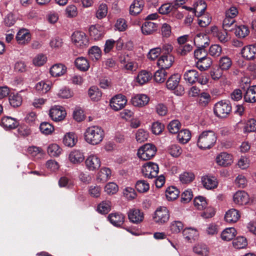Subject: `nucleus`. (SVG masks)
Returning <instances> with one entry per match:
<instances>
[{
    "instance_id": "4c0bfd02",
    "label": "nucleus",
    "mask_w": 256,
    "mask_h": 256,
    "mask_svg": "<svg viewBox=\"0 0 256 256\" xmlns=\"http://www.w3.org/2000/svg\"><path fill=\"white\" fill-rule=\"evenodd\" d=\"M191 134L190 130H184L178 132L177 138L180 142L184 144L190 139Z\"/></svg>"
},
{
    "instance_id": "13d9d810",
    "label": "nucleus",
    "mask_w": 256,
    "mask_h": 256,
    "mask_svg": "<svg viewBox=\"0 0 256 256\" xmlns=\"http://www.w3.org/2000/svg\"><path fill=\"white\" fill-rule=\"evenodd\" d=\"M194 178V175L192 172H185L180 176V180L183 184H188L192 182Z\"/></svg>"
},
{
    "instance_id": "7ed1b4c3",
    "label": "nucleus",
    "mask_w": 256,
    "mask_h": 256,
    "mask_svg": "<svg viewBox=\"0 0 256 256\" xmlns=\"http://www.w3.org/2000/svg\"><path fill=\"white\" fill-rule=\"evenodd\" d=\"M232 105L230 102L226 100H220L216 102L214 108V114L220 118H226L228 117L232 112Z\"/></svg>"
},
{
    "instance_id": "c03bdc74",
    "label": "nucleus",
    "mask_w": 256,
    "mask_h": 256,
    "mask_svg": "<svg viewBox=\"0 0 256 256\" xmlns=\"http://www.w3.org/2000/svg\"><path fill=\"white\" fill-rule=\"evenodd\" d=\"M181 124L179 120H176L171 121L168 125V129L171 134H176L180 130Z\"/></svg>"
},
{
    "instance_id": "69168bd1",
    "label": "nucleus",
    "mask_w": 256,
    "mask_h": 256,
    "mask_svg": "<svg viewBox=\"0 0 256 256\" xmlns=\"http://www.w3.org/2000/svg\"><path fill=\"white\" fill-rule=\"evenodd\" d=\"M108 12V7L106 4H102L99 6L98 9L96 12V17L101 19L106 16Z\"/></svg>"
},
{
    "instance_id": "a18cd8bd",
    "label": "nucleus",
    "mask_w": 256,
    "mask_h": 256,
    "mask_svg": "<svg viewBox=\"0 0 256 256\" xmlns=\"http://www.w3.org/2000/svg\"><path fill=\"white\" fill-rule=\"evenodd\" d=\"M111 209V203L110 201H103L98 206V211L102 214H108Z\"/></svg>"
},
{
    "instance_id": "f257e3e1",
    "label": "nucleus",
    "mask_w": 256,
    "mask_h": 256,
    "mask_svg": "<svg viewBox=\"0 0 256 256\" xmlns=\"http://www.w3.org/2000/svg\"><path fill=\"white\" fill-rule=\"evenodd\" d=\"M217 140L215 132L212 130L202 132L197 140V146L201 150L210 149L214 146Z\"/></svg>"
},
{
    "instance_id": "5fc2aeb1",
    "label": "nucleus",
    "mask_w": 256,
    "mask_h": 256,
    "mask_svg": "<svg viewBox=\"0 0 256 256\" xmlns=\"http://www.w3.org/2000/svg\"><path fill=\"white\" fill-rule=\"evenodd\" d=\"M235 22L234 18L226 16L223 20L222 26L225 30L230 31L233 29V26Z\"/></svg>"
},
{
    "instance_id": "680f3d73",
    "label": "nucleus",
    "mask_w": 256,
    "mask_h": 256,
    "mask_svg": "<svg viewBox=\"0 0 256 256\" xmlns=\"http://www.w3.org/2000/svg\"><path fill=\"white\" fill-rule=\"evenodd\" d=\"M196 46L198 47V48L194 52V56L195 58L198 60L202 58L208 56L207 50L206 49L198 46Z\"/></svg>"
},
{
    "instance_id": "09e8293b",
    "label": "nucleus",
    "mask_w": 256,
    "mask_h": 256,
    "mask_svg": "<svg viewBox=\"0 0 256 256\" xmlns=\"http://www.w3.org/2000/svg\"><path fill=\"white\" fill-rule=\"evenodd\" d=\"M167 72L165 70L161 69L156 70L154 75V79L157 82H163L166 79Z\"/></svg>"
},
{
    "instance_id": "79ce46f5",
    "label": "nucleus",
    "mask_w": 256,
    "mask_h": 256,
    "mask_svg": "<svg viewBox=\"0 0 256 256\" xmlns=\"http://www.w3.org/2000/svg\"><path fill=\"white\" fill-rule=\"evenodd\" d=\"M88 54L91 59L98 60L101 56V50L98 46H93L88 50Z\"/></svg>"
},
{
    "instance_id": "e2e57ef3",
    "label": "nucleus",
    "mask_w": 256,
    "mask_h": 256,
    "mask_svg": "<svg viewBox=\"0 0 256 256\" xmlns=\"http://www.w3.org/2000/svg\"><path fill=\"white\" fill-rule=\"evenodd\" d=\"M118 186L114 182H109L104 188L105 192L108 194H115L118 190Z\"/></svg>"
},
{
    "instance_id": "4be33fe9",
    "label": "nucleus",
    "mask_w": 256,
    "mask_h": 256,
    "mask_svg": "<svg viewBox=\"0 0 256 256\" xmlns=\"http://www.w3.org/2000/svg\"><path fill=\"white\" fill-rule=\"evenodd\" d=\"M16 38L18 44H25L30 41L31 35L28 30L23 28L18 31Z\"/></svg>"
},
{
    "instance_id": "412c9836",
    "label": "nucleus",
    "mask_w": 256,
    "mask_h": 256,
    "mask_svg": "<svg viewBox=\"0 0 256 256\" xmlns=\"http://www.w3.org/2000/svg\"><path fill=\"white\" fill-rule=\"evenodd\" d=\"M18 122L14 118L10 116H4L1 120V125L6 130H12L18 126Z\"/></svg>"
},
{
    "instance_id": "72a5a7b5",
    "label": "nucleus",
    "mask_w": 256,
    "mask_h": 256,
    "mask_svg": "<svg viewBox=\"0 0 256 256\" xmlns=\"http://www.w3.org/2000/svg\"><path fill=\"white\" fill-rule=\"evenodd\" d=\"M152 74L150 72L146 70H142L136 77V82L142 85L148 82L152 78Z\"/></svg>"
},
{
    "instance_id": "b1692460",
    "label": "nucleus",
    "mask_w": 256,
    "mask_h": 256,
    "mask_svg": "<svg viewBox=\"0 0 256 256\" xmlns=\"http://www.w3.org/2000/svg\"><path fill=\"white\" fill-rule=\"evenodd\" d=\"M212 64V60L210 56H207L198 60L196 62V66L200 71H204L210 68Z\"/></svg>"
},
{
    "instance_id": "052dcab7",
    "label": "nucleus",
    "mask_w": 256,
    "mask_h": 256,
    "mask_svg": "<svg viewBox=\"0 0 256 256\" xmlns=\"http://www.w3.org/2000/svg\"><path fill=\"white\" fill-rule=\"evenodd\" d=\"M36 90L40 93L46 94L50 90V86L48 84H46L43 81H41L36 85Z\"/></svg>"
},
{
    "instance_id": "dca6fc26",
    "label": "nucleus",
    "mask_w": 256,
    "mask_h": 256,
    "mask_svg": "<svg viewBox=\"0 0 256 256\" xmlns=\"http://www.w3.org/2000/svg\"><path fill=\"white\" fill-rule=\"evenodd\" d=\"M200 6H202V8L199 14L196 15L198 17L202 16L201 19L198 20V24L201 27H206L210 23L211 18L205 16H202L206 8V2L202 0H200Z\"/></svg>"
},
{
    "instance_id": "37998d69",
    "label": "nucleus",
    "mask_w": 256,
    "mask_h": 256,
    "mask_svg": "<svg viewBox=\"0 0 256 256\" xmlns=\"http://www.w3.org/2000/svg\"><path fill=\"white\" fill-rule=\"evenodd\" d=\"M168 151L172 156L175 158L179 156L182 152L181 148L179 145L176 144H173L168 146Z\"/></svg>"
},
{
    "instance_id": "ea45409f",
    "label": "nucleus",
    "mask_w": 256,
    "mask_h": 256,
    "mask_svg": "<svg viewBox=\"0 0 256 256\" xmlns=\"http://www.w3.org/2000/svg\"><path fill=\"white\" fill-rule=\"evenodd\" d=\"M102 93L96 86H92L88 90V96L93 101H98L102 97Z\"/></svg>"
},
{
    "instance_id": "49530a36",
    "label": "nucleus",
    "mask_w": 256,
    "mask_h": 256,
    "mask_svg": "<svg viewBox=\"0 0 256 256\" xmlns=\"http://www.w3.org/2000/svg\"><path fill=\"white\" fill-rule=\"evenodd\" d=\"M62 149L56 144H50L48 148V153L50 156H58L61 153Z\"/></svg>"
},
{
    "instance_id": "6e6d98bb",
    "label": "nucleus",
    "mask_w": 256,
    "mask_h": 256,
    "mask_svg": "<svg viewBox=\"0 0 256 256\" xmlns=\"http://www.w3.org/2000/svg\"><path fill=\"white\" fill-rule=\"evenodd\" d=\"M135 188L140 192H145L150 188L149 184L144 180H138L136 182Z\"/></svg>"
},
{
    "instance_id": "a211bd4d",
    "label": "nucleus",
    "mask_w": 256,
    "mask_h": 256,
    "mask_svg": "<svg viewBox=\"0 0 256 256\" xmlns=\"http://www.w3.org/2000/svg\"><path fill=\"white\" fill-rule=\"evenodd\" d=\"M202 182L204 186L208 190H212L217 187L218 182L214 176H204L202 178Z\"/></svg>"
},
{
    "instance_id": "20e7f679",
    "label": "nucleus",
    "mask_w": 256,
    "mask_h": 256,
    "mask_svg": "<svg viewBox=\"0 0 256 256\" xmlns=\"http://www.w3.org/2000/svg\"><path fill=\"white\" fill-rule=\"evenodd\" d=\"M180 80V76L176 74L171 76L166 82V88L168 90H175L174 94L177 96H181L184 92V88L179 85Z\"/></svg>"
},
{
    "instance_id": "423d86ee",
    "label": "nucleus",
    "mask_w": 256,
    "mask_h": 256,
    "mask_svg": "<svg viewBox=\"0 0 256 256\" xmlns=\"http://www.w3.org/2000/svg\"><path fill=\"white\" fill-rule=\"evenodd\" d=\"M142 172L144 177L153 178L158 176L159 168L156 163L150 162L143 166Z\"/></svg>"
},
{
    "instance_id": "39448f33",
    "label": "nucleus",
    "mask_w": 256,
    "mask_h": 256,
    "mask_svg": "<svg viewBox=\"0 0 256 256\" xmlns=\"http://www.w3.org/2000/svg\"><path fill=\"white\" fill-rule=\"evenodd\" d=\"M156 148L152 144H146L142 146L138 150V155L140 158L144 160H150L154 156Z\"/></svg>"
},
{
    "instance_id": "6ab92c4d",
    "label": "nucleus",
    "mask_w": 256,
    "mask_h": 256,
    "mask_svg": "<svg viewBox=\"0 0 256 256\" xmlns=\"http://www.w3.org/2000/svg\"><path fill=\"white\" fill-rule=\"evenodd\" d=\"M124 216L118 212L110 214L108 216V219L110 222L114 226L120 227L124 222Z\"/></svg>"
},
{
    "instance_id": "e433bc0d",
    "label": "nucleus",
    "mask_w": 256,
    "mask_h": 256,
    "mask_svg": "<svg viewBox=\"0 0 256 256\" xmlns=\"http://www.w3.org/2000/svg\"><path fill=\"white\" fill-rule=\"evenodd\" d=\"M77 142V138L74 133L69 132L65 135L63 140L64 144L68 147L74 146Z\"/></svg>"
},
{
    "instance_id": "9b49d317",
    "label": "nucleus",
    "mask_w": 256,
    "mask_h": 256,
    "mask_svg": "<svg viewBox=\"0 0 256 256\" xmlns=\"http://www.w3.org/2000/svg\"><path fill=\"white\" fill-rule=\"evenodd\" d=\"M72 37V40L78 46L82 47L88 44V39L84 32H74Z\"/></svg>"
},
{
    "instance_id": "f704fd0d",
    "label": "nucleus",
    "mask_w": 256,
    "mask_h": 256,
    "mask_svg": "<svg viewBox=\"0 0 256 256\" xmlns=\"http://www.w3.org/2000/svg\"><path fill=\"white\" fill-rule=\"evenodd\" d=\"M84 159L83 153L78 150L72 152L69 155L70 160L74 164H78Z\"/></svg>"
},
{
    "instance_id": "f3484780",
    "label": "nucleus",
    "mask_w": 256,
    "mask_h": 256,
    "mask_svg": "<svg viewBox=\"0 0 256 256\" xmlns=\"http://www.w3.org/2000/svg\"><path fill=\"white\" fill-rule=\"evenodd\" d=\"M132 103L135 106L142 107L149 102V98L144 94H138L132 98Z\"/></svg>"
},
{
    "instance_id": "774afa93",
    "label": "nucleus",
    "mask_w": 256,
    "mask_h": 256,
    "mask_svg": "<svg viewBox=\"0 0 256 256\" xmlns=\"http://www.w3.org/2000/svg\"><path fill=\"white\" fill-rule=\"evenodd\" d=\"M164 126L158 122L153 123L152 126V130L153 134H160L164 130Z\"/></svg>"
},
{
    "instance_id": "3c124183",
    "label": "nucleus",
    "mask_w": 256,
    "mask_h": 256,
    "mask_svg": "<svg viewBox=\"0 0 256 256\" xmlns=\"http://www.w3.org/2000/svg\"><path fill=\"white\" fill-rule=\"evenodd\" d=\"M194 252L202 256H206L208 254V250L206 246L204 244H198L194 248Z\"/></svg>"
},
{
    "instance_id": "0eeeda50",
    "label": "nucleus",
    "mask_w": 256,
    "mask_h": 256,
    "mask_svg": "<svg viewBox=\"0 0 256 256\" xmlns=\"http://www.w3.org/2000/svg\"><path fill=\"white\" fill-rule=\"evenodd\" d=\"M127 102L126 97L119 94L114 96L110 100V105L114 110L118 111L122 109Z\"/></svg>"
},
{
    "instance_id": "aec40b11",
    "label": "nucleus",
    "mask_w": 256,
    "mask_h": 256,
    "mask_svg": "<svg viewBox=\"0 0 256 256\" xmlns=\"http://www.w3.org/2000/svg\"><path fill=\"white\" fill-rule=\"evenodd\" d=\"M216 160L220 166H227L232 162V156L227 152H221L217 156Z\"/></svg>"
},
{
    "instance_id": "5701e85b",
    "label": "nucleus",
    "mask_w": 256,
    "mask_h": 256,
    "mask_svg": "<svg viewBox=\"0 0 256 256\" xmlns=\"http://www.w3.org/2000/svg\"><path fill=\"white\" fill-rule=\"evenodd\" d=\"M102 28L98 26H91L89 28V34L90 38L94 40L101 39L103 36Z\"/></svg>"
},
{
    "instance_id": "473e14b6",
    "label": "nucleus",
    "mask_w": 256,
    "mask_h": 256,
    "mask_svg": "<svg viewBox=\"0 0 256 256\" xmlns=\"http://www.w3.org/2000/svg\"><path fill=\"white\" fill-rule=\"evenodd\" d=\"M8 100L10 105L13 108L19 107L22 102V96L18 93L10 94L8 96Z\"/></svg>"
},
{
    "instance_id": "a19ab883",
    "label": "nucleus",
    "mask_w": 256,
    "mask_h": 256,
    "mask_svg": "<svg viewBox=\"0 0 256 256\" xmlns=\"http://www.w3.org/2000/svg\"><path fill=\"white\" fill-rule=\"evenodd\" d=\"M233 246L237 249L245 248L247 246L246 239L244 236H238L234 239L232 241Z\"/></svg>"
},
{
    "instance_id": "c9c22d12",
    "label": "nucleus",
    "mask_w": 256,
    "mask_h": 256,
    "mask_svg": "<svg viewBox=\"0 0 256 256\" xmlns=\"http://www.w3.org/2000/svg\"><path fill=\"white\" fill-rule=\"evenodd\" d=\"M236 231L234 228H226L221 234V238L226 241H230L234 239L236 234Z\"/></svg>"
},
{
    "instance_id": "2f4dec72",
    "label": "nucleus",
    "mask_w": 256,
    "mask_h": 256,
    "mask_svg": "<svg viewBox=\"0 0 256 256\" xmlns=\"http://www.w3.org/2000/svg\"><path fill=\"white\" fill-rule=\"evenodd\" d=\"M74 64L78 69L82 72L88 70L90 68L88 60L84 57L76 58L74 61Z\"/></svg>"
},
{
    "instance_id": "a878e982",
    "label": "nucleus",
    "mask_w": 256,
    "mask_h": 256,
    "mask_svg": "<svg viewBox=\"0 0 256 256\" xmlns=\"http://www.w3.org/2000/svg\"><path fill=\"white\" fill-rule=\"evenodd\" d=\"M66 72V66L62 64H55L50 69V73L54 77L62 76Z\"/></svg>"
},
{
    "instance_id": "6e6552de",
    "label": "nucleus",
    "mask_w": 256,
    "mask_h": 256,
    "mask_svg": "<svg viewBox=\"0 0 256 256\" xmlns=\"http://www.w3.org/2000/svg\"><path fill=\"white\" fill-rule=\"evenodd\" d=\"M170 218L169 211L166 207L158 208L154 213V218L157 223L164 224L168 221Z\"/></svg>"
},
{
    "instance_id": "7c9ffc66",
    "label": "nucleus",
    "mask_w": 256,
    "mask_h": 256,
    "mask_svg": "<svg viewBox=\"0 0 256 256\" xmlns=\"http://www.w3.org/2000/svg\"><path fill=\"white\" fill-rule=\"evenodd\" d=\"M144 5L143 0H134L130 8V13L132 15L136 16L142 10Z\"/></svg>"
},
{
    "instance_id": "4468645a",
    "label": "nucleus",
    "mask_w": 256,
    "mask_h": 256,
    "mask_svg": "<svg viewBox=\"0 0 256 256\" xmlns=\"http://www.w3.org/2000/svg\"><path fill=\"white\" fill-rule=\"evenodd\" d=\"M241 54L246 60H254L256 58V46L249 45L244 47L241 50Z\"/></svg>"
},
{
    "instance_id": "393cba45",
    "label": "nucleus",
    "mask_w": 256,
    "mask_h": 256,
    "mask_svg": "<svg viewBox=\"0 0 256 256\" xmlns=\"http://www.w3.org/2000/svg\"><path fill=\"white\" fill-rule=\"evenodd\" d=\"M218 68L222 71L229 70L232 65V59L226 56H222L218 60Z\"/></svg>"
},
{
    "instance_id": "8fccbe9b",
    "label": "nucleus",
    "mask_w": 256,
    "mask_h": 256,
    "mask_svg": "<svg viewBox=\"0 0 256 256\" xmlns=\"http://www.w3.org/2000/svg\"><path fill=\"white\" fill-rule=\"evenodd\" d=\"M40 130L42 133L46 135L50 134L54 130V127L48 122H42L40 126Z\"/></svg>"
},
{
    "instance_id": "58836bf2",
    "label": "nucleus",
    "mask_w": 256,
    "mask_h": 256,
    "mask_svg": "<svg viewBox=\"0 0 256 256\" xmlns=\"http://www.w3.org/2000/svg\"><path fill=\"white\" fill-rule=\"evenodd\" d=\"M180 191L174 186H170L166 190V196L168 200H173L177 198Z\"/></svg>"
},
{
    "instance_id": "ddd939ff",
    "label": "nucleus",
    "mask_w": 256,
    "mask_h": 256,
    "mask_svg": "<svg viewBox=\"0 0 256 256\" xmlns=\"http://www.w3.org/2000/svg\"><path fill=\"white\" fill-rule=\"evenodd\" d=\"M86 168L89 170H98L100 166V158L96 156L91 155L89 156L85 161Z\"/></svg>"
},
{
    "instance_id": "f03ea898",
    "label": "nucleus",
    "mask_w": 256,
    "mask_h": 256,
    "mask_svg": "<svg viewBox=\"0 0 256 256\" xmlns=\"http://www.w3.org/2000/svg\"><path fill=\"white\" fill-rule=\"evenodd\" d=\"M104 132L101 128L92 126L88 128L84 132L86 141L92 145L100 144L103 140Z\"/></svg>"
},
{
    "instance_id": "9d476101",
    "label": "nucleus",
    "mask_w": 256,
    "mask_h": 256,
    "mask_svg": "<svg viewBox=\"0 0 256 256\" xmlns=\"http://www.w3.org/2000/svg\"><path fill=\"white\" fill-rule=\"evenodd\" d=\"M174 58L172 54H162L158 60V66L161 69L167 70L172 66Z\"/></svg>"
},
{
    "instance_id": "1a4fd4ad",
    "label": "nucleus",
    "mask_w": 256,
    "mask_h": 256,
    "mask_svg": "<svg viewBox=\"0 0 256 256\" xmlns=\"http://www.w3.org/2000/svg\"><path fill=\"white\" fill-rule=\"evenodd\" d=\"M49 115L53 120L58 122L64 119L66 115V112L63 107L55 106L50 108Z\"/></svg>"
},
{
    "instance_id": "cd10ccee",
    "label": "nucleus",
    "mask_w": 256,
    "mask_h": 256,
    "mask_svg": "<svg viewBox=\"0 0 256 256\" xmlns=\"http://www.w3.org/2000/svg\"><path fill=\"white\" fill-rule=\"evenodd\" d=\"M158 24L150 22H145L141 27L142 34L144 35H150L157 30Z\"/></svg>"
},
{
    "instance_id": "603ef678",
    "label": "nucleus",
    "mask_w": 256,
    "mask_h": 256,
    "mask_svg": "<svg viewBox=\"0 0 256 256\" xmlns=\"http://www.w3.org/2000/svg\"><path fill=\"white\" fill-rule=\"evenodd\" d=\"M194 206H196L198 210H202L206 208L207 202L206 198L202 196L196 197L194 200Z\"/></svg>"
},
{
    "instance_id": "bf43d9fd",
    "label": "nucleus",
    "mask_w": 256,
    "mask_h": 256,
    "mask_svg": "<svg viewBox=\"0 0 256 256\" xmlns=\"http://www.w3.org/2000/svg\"><path fill=\"white\" fill-rule=\"evenodd\" d=\"M222 51V49L220 45L212 44L209 48L208 53L212 56L218 57L220 55Z\"/></svg>"
},
{
    "instance_id": "c756f323",
    "label": "nucleus",
    "mask_w": 256,
    "mask_h": 256,
    "mask_svg": "<svg viewBox=\"0 0 256 256\" xmlns=\"http://www.w3.org/2000/svg\"><path fill=\"white\" fill-rule=\"evenodd\" d=\"M240 218V214L238 210L236 209H230L228 210L224 216L226 221L230 223L236 222Z\"/></svg>"
},
{
    "instance_id": "4d7b16f0",
    "label": "nucleus",
    "mask_w": 256,
    "mask_h": 256,
    "mask_svg": "<svg viewBox=\"0 0 256 256\" xmlns=\"http://www.w3.org/2000/svg\"><path fill=\"white\" fill-rule=\"evenodd\" d=\"M148 136V132L143 129H139L136 134V138L137 142L140 143L147 140Z\"/></svg>"
},
{
    "instance_id": "c85d7f7f",
    "label": "nucleus",
    "mask_w": 256,
    "mask_h": 256,
    "mask_svg": "<svg viewBox=\"0 0 256 256\" xmlns=\"http://www.w3.org/2000/svg\"><path fill=\"white\" fill-rule=\"evenodd\" d=\"M244 98L245 102H256V85L250 86L248 88Z\"/></svg>"
},
{
    "instance_id": "864d4df0",
    "label": "nucleus",
    "mask_w": 256,
    "mask_h": 256,
    "mask_svg": "<svg viewBox=\"0 0 256 256\" xmlns=\"http://www.w3.org/2000/svg\"><path fill=\"white\" fill-rule=\"evenodd\" d=\"M244 130L246 132L256 131V120L254 118L248 120L246 123Z\"/></svg>"
},
{
    "instance_id": "f8f14e48",
    "label": "nucleus",
    "mask_w": 256,
    "mask_h": 256,
    "mask_svg": "<svg viewBox=\"0 0 256 256\" xmlns=\"http://www.w3.org/2000/svg\"><path fill=\"white\" fill-rule=\"evenodd\" d=\"M128 218L130 221L134 224H139L142 222L144 215L139 209H132L128 212Z\"/></svg>"
},
{
    "instance_id": "bb28decb",
    "label": "nucleus",
    "mask_w": 256,
    "mask_h": 256,
    "mask_svg": "<svg viewBox=\"0 0 256 256\" xmlns=\"http://www.w3.org/2000/svg\"><path fill=\"white\" fill-rule=\"evenodd\" d=\"M198 72L195 70H186L184 74V78L187 83L192 84L197 82Z\"/></svg>"
},
{
    "instance_id": "0e129e2a",
    "label": "nucleus",
    "mask_w": 256,
    "mask_h": 256,
    "mask_svg": "<svg viewBox=\"0 0 256 256\" xmlns=\"http://www.w3.org/2000/svg\"><path fill=\"white\" fill-rule=\"evenodd\" d=\"M183 224L180 221H174L170 226V230L173 233H178L183 228Z\"/></svg>"
},
{
    "instance_id": "338daca9",
    "label": "nucleus",
    "mask_w": 256,
    "mask_h": 256,
    "mask_svg": "<svg viewBox=\"0 0 256 256\" xmlns=\"http://www.w3.org/2000/svg\"><path fill=\"white\" fill-rule=\"evenodd\" d=\"M111 170L108 168H103L98 174V177L102 180H106L110 176Z\"/></svg>"
},
{
    "instance_id": "de8ad7c7",
    "label": "nucleus",
    "mask_w": 256,
    "mask_h": 256,
    "mask_svg": "<svg viewBox=\"0 0 256 256\" xmlns=\"http://www.w3.org/2000/svg\"><path fill=\"white\" fill-rule=\"evenodd\" d=\"M250 31L248 28L244 25L237 26L235 30L236 35L240 38H244L249 34Z\"/></svg>"
},
{
    "instance_id": "2eb2a0df",
    "label": "nucleus",
    "mask_w": 256,
    "mask_h": 256,
    "mask_svg": "<svg viewBox=\"0 0 256 256\" xmlns=\"http://www.w3.org/2000/svg\"><path fill=\"white\" fill-rule=\"evenodd\" d=\"M233 200L236 204L244 205L248 203L249 196L244 190H238L233 196Z\"/></svg>"
}]
</instances>
